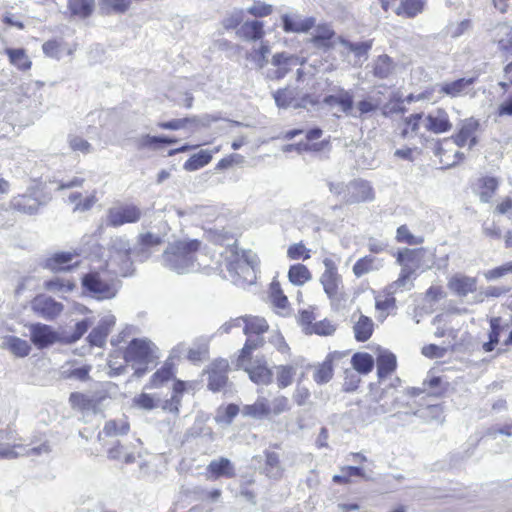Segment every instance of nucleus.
I'll use <instances>...</instances> for the list:
<instances>
[{
	"label": "nucleus",
	"instance_id": "f257e3e1",
	"mask_svg": "<svg viewBox=\"0 0 512 512\" xmlns=\"http://www.w3.org/2000/svg\"><path fill=\"white\" fill-rule=\"evenodd\" d=\"M200 247L198 240L176 241L167 246L161 255L163 266L178 274L199 269L196 253Z\"/></svg>",
	"mask_w": 512,
	"mask_h": 512
},
{
	"label": "nucleus",
	"instance_id": "f03ea898",
	"mask_svg": "<svg viewBox=\"0 0 512 512\" xmlns=\"http://www.w3.org/2000/svg\"><path fill=\"white\" fill-rule=\"evenodd\" d=\"M84 293L97 300L113 299L120 288V281L106 271H90L81 279Z\"/></svg>",
	"mask_w": 512,
	"mask_h": 512
},
{
	"label": "nucleus",
	"instance_id": "7ed1b4c3",
	"mask_svg": "<svg viewBox=\"0 0 512 512\" xmlns=\"http://www.w3.org/2000/svg\"><path fill=\"white\" fill-rule=\"evenodd\" d=\"M153 343L144 339H133L124 353L127 363H131L134 368V376L140 378L149 370V364H152L156 358L153 351Z\"/></svg>",
	"mask_w": 512,
	"mask_h": 512
},
{
	"label": "nucleus",
	"instance_id": "20e7f679",
	"mask_svg": "<svg viewBox=\"0 0 512 512\" xmlns=\"http://www.w3.org/2000/svg\"><path fill=\"white\" fill-rule=\"evenodd\" d=\"M323 264L325 270L320 277V282L324 292L331 300L332 305H340L346 300V295L343 291L342 277L338 273L337 265L331 258H325Z\"/></svg>",
	"mask_w": 512,
	"mask_h": 512
},
{
	"label": "nucleus",
	"instance_id": "39448f33",
	"mask_svg": "<svg viewBox=\"0 0 512 512\" xmlns=\"http://www.w3.org/2000/svg\"><path fill=\"white\" fill-rule=\"evenodd\" d=\"M142 217V210L132 203H117L107 210L106 225L118 228L125 224L137 223Z\"/></svg>",
	"mask_w": 512,
	"mask_h": 512
},
{
	"label": "nucleus",
	"instance_id": "423d86ee",
	"mask_svg": "<svg viewBox=\"0 0 512 512\" xmlns=\"http://www.w3.org/2000/svg\"><path fill=\"white\" fill-rule=\"evenodd\" d=\"M415 255V251L410 249H405L398 253L397 263L401 265L402 269L398 279L386 287V294L394 295L399 289H410V287L412 286L410 279L413 273L415 272L416 268L415 265H412L410 263L413 261Z\"/></svg>",
	"mask_w": 512,
	"mask_h": 512
},
{
	"label": "nucleus",
	"instance_id": "0eeeda50",
	"mask_svg": "<svg viewBox=\"0 0 512 512\" xmlns=\"http://www.w3.org/2000/svg\"><path fill=\"white\" fill-rule=\"evenodd\" d=\"M109 252L110 261L118 263L120 272L126 276L132 267L130 256L133 250L129 240L124 236L111 238Z\"/></svg>",
	"mask_w": 512,
	"mask_h": 512
},
{
	"label": "nucleus",
	"instance_id": "6e6552de",
	"mask_svg": "<svg viewBox=\"0 0 512 512\" xmlns=\"http://www.w3.org/2000/svg\"><path fill=\"white\" fill-rule=\"evenodd\" d=\"M210 338L201 336L194 340L192 346L187 348L185 343H179L172 350V357L179 358L183 354H187V359L193 363L206 360L209 354Z\"/></svg>",
	"mask_w": 512,
	"mask_h": 512
},
{
	"label": "nucleus",
	"instance_id": "1a4fd4ad",
	"mask_svg": "<svg viewBox=\"0 0 512 512\" xmlns=\"http://www.w3.org/2000/svg\"><path fill=\"white\" fill-rule=\"evenodd\" d=\"M237 366L248 373L249 378L256 384L267 385L271 382L272 372L268 369L266 360L263 357L253 359L249 357L242 363L237 359Z\"/></svg>",
	"mask_w": 512,
	"mask_h": 512
},
{
	"label": "nucleus",
	"instance_id": "9d476101",
	"mask_svg": "<svg viewBox=\"0 0 512 512\" xmlns=\"http://www.w3.org/2000/svg\"><path fill=\"white\" fill-rule=\"evenodd\" d=\"M304 63L305 59L296 55L287 52L276 53L271 60V64L275 69L267 72V78L272 80L282 79L291 71L292 67L303 65Z\"/></svg>",
	"mask_w": 512,
	"mask_h": 512
},
{
	"label": "nucleus",
	"instance_id": "9b49d317",
	"mask_svg": "<svg viewBox=\"0 0 512 512\" xmlns=\"http://www.w3.org/2000/svg\"><path fill=\"white\" fill-rule=\"evenodd\" d=\"M229 363L226 359L214 360L205 372L208 374L207 387L213 392H219L226 387L228 383Z\"/></svg>",
	"mask_w": 512,
	"mask_h": 512
},
{
	"label": "nucleus",
	"instance_id": "f8f14e48",
	"mask_svg": "<svg viewBox=\"0 0 512 512\" xmlns=\"http://www.w3.org/2000/svg\"><path fill=\"white\" fill-rule=\"evenodd\" d=\"M31 309L35 314L46 320H53L61 314L64 306L52 297L40 294L31 301Z\"/></svg>",
	"mask_w": 512,
	"mask_h": 512
},
{
	"label": "nucleus",
	"instance_id": "ddd939ff",
	"mask_svg": "<svg viewBox=\"0 0 512 512\" xmlns=\"http://www.w3.org/2000/svg\"><path fill=\"white\" fill-rule=\"evenodd\" d=\"M480 123L474 118H468L460 123L459 129L452 136L454 143L459 147L472 148L477 143V133Z\"/></svg>",
	"mask_w": 512,
	"mask_h": 512
},
{
	"label": "nucleus",
	"instance_id": "4468645a",
	"mask_svg": "<svg viewBox=\"0 0 512 512\" xmlns=\"http://www.w3.org/2000/svg\"><path fill=\"white\" fill-rule=\"evenodd\" d=\"M382 96L383 92L381 90H376L366 95L363 99L354 104L352 117L361 120L370 117L382 106Z\"/></svg>",
	"mask_w": 512,
	"mask_h": 512
},
{
	"label": "nucleus",
	"instance_id": "2eb2a0df",
	"mask_svg": "<svg viewBox=\"0 0 512 512\" xmlns=\"http://www.w3.org/2000/svg\"><path fill=\"white\" fill-rule=\"evenodd\" d=\"M162 243L163 238L160 235H156L151 232L142 233L138 236L137 244L133 249V254L137 260L144 262Z\"/></svg>",
	"mask_w": 512,
	"mask_h": 512
},
{
	"label": "nucleus",
	"instance_id": "dca6fc26",
	"mask_svg": "<svg viewBox=\"0 0 512 512\" xmlns=\"http://www.w3.org/2000/svg\"><path fill=\"white\" fill-rule=\"evenodd\" d=\"M478 279L463 273H455L450 277V293L463 299L477 291Z\"/></svg>",
	"mask_w": 512,
	"mask_h": 512
},
{
	"label": "nucleus",
	"instance_id": "f3484780",
	"mask_svg": "<svg viewBox=\"0 0 512 512\" xmlns=\"http://www.w3.org/2000/svg\"><path fill=\"white\" fill-rule=\"evenodd\" d=\"M281 20L286 33H307L316 24L314 17H304L296 12L283 14Z\"/></svg>",
	"mask_w": 512,
	"mask_h": 512
},
{
	"label": "nucleus",
	"instance_id": "a211bd4d",
	"mask_svg": "<svg viewBox=\"0 0 512 512\" xmlns=\"http://www.w3.org/2000/svg\"><path fill=\"white\" fill-rule=\"evenodd\" d=\"M347 193H345L343 200L346 204H356L372 200L373 190L370 184L363 180L351 181L346 186Z\"/></svg>",
	"mask_w": 512,
	"mask_h": 512
},
{
	"label": "nucleus",
	"instance_id": "6ab92c4d",
	"mask_svg": "<svg viewBox=\"0 0 512 512\" xmlns=\"http://www.w3.org/2000/svg\"><path fill=\"white\" fill-rule=\"evenodd\" d=\"M345 356V353L338 351L329 353L322 363L314 366V381L319 385L328 383L333 377L334 364L342 360Z\"/></svg>",
	"mask_w": 512,
	"mask_h": 512
},
{
	"label": "nucleus",
	"instance_id": "aec40b11",
	"mask_svg": "<svg viewBox=\"0 0 512 512\" xmlns=\"http://www.w3.org/2000/svg\"><path fill=\"white\" fill-rule=\"evenodd\" d=\"M214 121H217V118L212 117L211 115H203V116H192L185 117L181 119H173L166 122H159L158 127L167 130H180L187 127L188 124L194 126L195 128L199 127H208Z\"/></svg>",
	"mask_w": 512,
	"mask_h": 512
},
{
	"label": "nucleus",
	"instance_id": "412c9836",
	"mask_svg": "<svg viewBox=\"0 0 512 512\" xmlns=\"http://www.w3.org/2000/svg\"><path fill=\"white\" fill-rule=\"evenodd\" d=\"M30 339L36 347L41 349L55 343L58 335L51 326L36 323L30 326Z\"/></svg>",
	"mask_w": 512,
	"mask_h": 512
},
{
	"label": "nucleus",
	"instance_id": "4be33fe9",
	"mask_svg": "<svg viewBox=\"0 0 512 512\" xmlns=\"http://www.w3.org/2000/svg\"><path fill=\"white\" fill-rule=\"evenodd\" d=\"M439 368L433 367L428 373V379L423 382V388H409L407 393L410 396H419L421 393L428 392L431 396H440L442 390V377L438 374Z\"/></svg>",
	"mask_w": 512,
	"mask_h": 512
},
{
	"label": "nucleus",
	"instance_id": "5701e85b",
	"mask_svg": "<svg viewBox=\"0 0 512 512\" xmlns=\"http://www.w3.org/2000/svg\"><path fill=\"white\" fill-rule=\"evenodd\" d=\"M104 399V397H90L83 393L73 392L70 394L69 403L73 409L96 414L100 412V404Z\"/></svg>",
	"mask_w": 512,
	"mask_h": 512
},
{
	"label": "nucleus",
	"instance_id": "b1692460",
	"mask_svg": "<svg viewBox=\"0 0 512 512\" xmlns=\"http://www.w3.org/2000/svg\"><path fill=\"white\" fill-rule=\"evenodd\" d=\"M499 179L494 176H482L475 183V193L484 203L492 201L499 188Z\"/></svg>",
	"mask_w": 512,
	"mask_h": 512
},
{
	"label": "nucleus",
	"instance_id": "393cba45",
	"mask_svg": "<svg viewBox=\"0 0 512 512\" xmlns=\"http://www.w3.org/2000/svg\"><path fill=\"white\" fill-rule=\"evenodd\" d=\"M339 43L354 55V65L361 66L369 57V51L372 49L373 40L362 42H351L345 38L339 37Z\"/></svg>",
	"mask_w": 512,
	"mask_h": 512
},
{
	"label": "nucleus",
	"instance_id": "a878e982",
	"mask_svg": "<svg viewBox=\"0 0 512 512\" xmlns=\"http://www.w3.org/2000/svg\"><path fill=\"white\" fill-rule=\"evenodd\" d=\"M274 100L276 105L279 108H288V107H294V108H300L304 107L305 103H310L312 105L316 104L314 100L310 98V96H304L302 98V103H298L295 100L296 93L293 89L290 88H284L279 89L274 93Z\"/></svg>",
	"mask_w": 512,
	"mask_h": 512
},
{
	"label": "nucleus",
	"instance_id": "bb28decb",
	"mask_svg": "<svg viewBox=\"0 0 512 512\" xmlns=\"http://www.w3.org/2000/svg\"><path fill=\"white\" fill-rule=\"evenodd\" d=\"M382 267V259L372 255H366L356 261L352 271L357 278H360L368 273L379 271Z\"/></svg>",
	"mask_w": 512,
	"mask_h": 512
},
{
	"label": "nucleus",
	"instance_id": "cd10ccee",
	"mask_svg": "<svg viewBox=\"0 0 512 512\" xmlns=\"http://www.w3.org/2000/svg\"><path fill=\"white\" fill-rule=\"evenodd\" d=\"M264 34V24L258 20L246 21L237 30V35L245 41H263Z\"/></svg>",
	"mask_w": 512,
	"mask_h": 512
},
{
	"label": "nucleus",
	"instance_id": "c85d7f7f",
	"mask_svg": "<svg viewBox=\"0 0 512 512\" xmlns=\"http://www.w3.org/2000/svg\"><path fill=\"white\" fill-rule=\"evenodd\" d=\"M77 256L75 252H58L47 258L45 267L54 272L68 271L71 269L69 263Z\"/></svg>",
	"mask_w": 512,
	"mask_h": 512
},
{
	"label": "nucleus",
	"instance_id": "c756f323",
	"mask_svg": "<svg viewBox=\"0 0 512 512\" xmlns=\"http://www.w3.org/2000/svg\"><path fill=\"white\" fill-rule=\"evenodd\" d=\"M207 471L214 479L219 477L232 478L236 475L234 465L227 458L211 461L207 466Z\"/></svg>",
	"mask_w": 512,
	"mask_h": 512
},
{
	"label": "nucleus",
	"instance_id": "7c9ffc66",
	"mask_svg": "<svg viewBox=\"0 0 512 512\" xmlns=\"http://www.w3.org/2000/svg\"><path fill=\"white\" fill-rule=\"evenodd\" d=\"M489 325V340L483 344V350L485 352H491L495 349V347L499 344L501 332L506 327L505 325H503L502 318L499 316L492 317L489 320Z\"/></svg>",
	"mask_w": 512,
	"mask_h": 512
},
{
	"label": "nucleus",
	"instance_id": "2f4dec72",
	"mask_svg": "<svg viewBox=\"0 0 512 512\" xmlns=\"http://www.w3.org/2000/svg\"><path fill=\"white\" fill-rule=\"evenodd\" d=\"M2 348L9 350L16 357H26L31 350L26 340L16 336H7L2 342Z\"/></svg>",
	"mask_w": 512,
	"mask_h": 512
},
{
	"label": "nucleus",
	"instance_id": "473e14b6",
	"mask_svg": "<svg viewBox=\"0 0 512 512\" xmlns=\"http://www.w3.org/2000/svg\"><path fill=\"white\" fill-rule=\"evenodd\" d=\"M271 53V47L268 41H261L258 47H253L247 55V59L252 61L256 68L261 70L268 64V56Z\"/></svg>",
	"mask_w": 512,
	"mask_h": 512
},
{
	"label": "nucleus",
	"instance_id": "72a5a7b5",
	"mask_svg": "<svg viewBox=\"0 0 512 512\" xmlns=\"http://www.w3.org/2000/svg\"><path fill=\"white\" fill-rule=\"evenodd\" d=\"M68 10L74 17L85 19L89 17L95 8L94 0H68Z\"/></svg>",
	"mask_w": 512,
	"mask_h": 512
},
{
	"label": "nucleus",
	"instance_id": "f704fd0d",
	"mask_svg": "<svg viewBox=\"0 0 512 512\" xmlns=\"http://www.w3.org/2000/svg\"><path fill=\"white\" fill-rule=\"evenodd\" d=\"M12 207L22 213L33 215L38 212L40 203L30 195L15 197L11 202Z\"/></svg>",
	"mask_w": 512,
	"mask_h": 512
},
{
	"label": "nucleus",
	"instance_id": "c9c22d12",
	"mask_svg": "<svg viewBox=\"0 0 512 512\" xmlns=\"http://www.w3.org/2000/svg\"><path fill=\"white\" fill-rule=\"evenodd\" d=\"M396 369V356L389 351H381L377 357V374L384 378Z\"/></svg>",
	"mask_w": 512,
	"mask_h": 512
},
{
	"label": "nucleus",
	"instance_id": "e433bc0d",
	"mask_svg": "<svg viewBox=\"0 0 512 512\" xmlns=\"http://www.w3.org/2000/svg\"><path fill=\"white\" fill-rule=\"evenodd\" d=\"M241 413L245 417H251L254 419H262L270 415V406L266 399H258L254 404L244 405Z\"/></svg>",
	"mask_w": 512,
	"mask_h": 512
},
{
	"label": "nucleus",
	"instance_id": "4c0bfd02",
	"mask_svg": "<svg viewBox=\"0 0 512 512\" xmlns=\"http://www.w3.org/2000/svg\"><path fill=\"white\" fill-rule=\"evenodd\" d=\"M353 330L356 340L365 342L373 333L374 323L371 318L360 315L358 321L354 324Z\"/></svg>",
	"mask_w": 512,
	"mask_h": 512
},
{
	"label": "nucleus",
	"instance_id": "58836bf2",
	"mask_svg": "<svg viewBox=\"0 0 512 512\" xmlns=\"http://www.w3.org/2000/svg\"><path fill=\"white\" fill-rule=\"evenodd\" d=\"M213 150L202 149L193 154L183 165L186 171H196L206 166L212 159Z\"/></svg>",
	"mask_w": 512,
	"mask_h": 512
},
{
	"label": "nucleus",
	"instance_id": "ea45409f",
	"mask_svg": "<svg viewBox=\"0 0 512 512\" xmlns=\"http://www.w3.org/2000/svg\"><path fill=\"white\" fill-rule=\"evenodd\" d=\"M478 80V74H475L471 77H464L457 79L450 83V96H462L468 94L472 91L473 85Z\"/></svg>",
	"mask_w": 512,
	"mask_h": 512
},
{
	"label": "nucleus",
	"instance_id": "a19ab883",
	"mask_svg": "<svg viewBox=\"0 0 512 512\" xmlns=\"http://www.w3.org/2000/svg\"><path fill=\"white\" fill-rule=\"evenodd\" d=\"M243 332L246 336L262 335L268 330V324L264 318L257 316H245Z\"/></svg>",
	"mask_w": 512,
	"mask_h": 512
},
{
	"label": "nucleus",
	"instance_id": "79ce46f5",
	"mask_svg": "<svg viewBox=\"0 0 512 512\" xmlns=\"http://www.w3.org/2000/svg\"><path fill=\"white\" fill-rule=\"evenodd\" d=\"M130 0H99V8L103 14H122L127 11Z\"/></svg>",
	"mask_w": 512,
	"mask_h": 512
},
{
	"label": "nucleus",
	"instance_id": "37998d69",
	"mask_svg": "<svg viewBox=\"0 0 512 512\" xmlns=\"http://www.w3.org/2000/svg\"><path fill=\"white\" fill-rule=\"evenodd\" d=\"M289 281L294 285H303L311 279V273L303 264H295L289 268Z\"/></svg>",
	"mask_w": 512,
	"mask_h": 512
},
{
	"label": "nucleus",
	"instance_id": "c03bdc74",
	"mask_svg": "<svg viewBox=\"0 0 512 512\" xmlns=\"http://www.w3.org/2000/svg\"><path fill=\"white\" fill-rule=\"evenodd\" d=\"M351 363L353 368L362 374H367L374 367V359L368 353H355L352 356Z\"/></svg>",
	"mask_w": 512,
	"mask_h": 512
},
{
	"label": "nucleus",
	"instance_id": "a18cd8bd",
	"mask_svg": "<svg viewBox=\"0 0 512 512\" xmlns=\"http://www.w3.org/2000/svg\"><path fill=\"white\" fill-rule=\"evenodd\" d=\"M424 8L423 0H404L396 9L397 15H405L408 18H413L421 13Z\"/></svg>",
	"mask_w": 512,
	"mask_h": 512
},
{
	"label": "nucleus",
	"instance_id": "49530a36",
	"mask_svg": "<svg viewBox=\"0 0 512 512\" xmlns=\"http://www.w3.org/2000/svg\"><path fill=\"white\" fill-rule=\"evenodd\" d=\"M6 54L9 57V61L12 65L16 66L18 69L26 71L31 67V61L29 57L26 55L24 49H6Z\"/></svg>",
	"mask_w": 512,
	"mask_h": 512
},
{
	"label": "nucleus",
	"instance_id": "de8ad7c7",
	"mask_svg": "<svg viewBox=\"0 0 512 512\" xmlns=\"http://www.w3.org/2000/svg\"><path fill=\"white\" fill-rule=\"evenodd\" d=\"M75 283L69 279L53 278L44 283V288L53 293H68L74 290Z\"/></svg>",
	"mask_w": 512,
	"mask_h": 512
},
{
	"label": "nucleus",
	"instance_id": "09e8293b",
	"mask_svg": "<svg viewBox=\"0 0 512 512\" xmlns=\"http://www.w3.org/2000/svg\"><path fill=\"white\" fill-rule=\"evenodd\" d=\"M393 69L392 59L387 55H381L374 62L373 73L374 76L385 79L392 73Z\"/></svg>",
	"mask_w": 512,
	"mask_h": 512
},
{
	"label": "nucleus",
	"instance_id": "8fccbe9b",
	"mask_svg": "<svg viewBox=\"0 0 512 512\" xmlns=\"http://www.w3.org/2000/svg\"><path fill=\"white\" fill-rule=\"evenodd\" d=\"M247 337L248 338L240 351V355L238 356L240 363H242L243 360H247L249 357H252V351L264 344L262 335H249Z\"/></svg>",
	"mask_w": 512,
	"mask_h": 512
},
{
	"label": "nucleus",
	"instance_id": "3c124183",
	"mask_svg": "<svg viewBox=\"0 0 512 512\" xmlns=\"http://www.w3.org/2000/svg\"><path fill=\"white\" fill-rule=\"evenodd\" d=\"M509 274H512V260L485 271L483 275L485 280L490 282L504 278Z\"/></svg>",
	"mask_w": 512,
	"mask_h": 512
},
{
	"label": "nucleus",
	"instance_id": "603ef678",
	"mask_svg": "<svg viewBox=\"0 0 512 512\" xmlns=\"http://www.w3.org/2000/svg\"><path fill=\"white\" fill-rule=\"evenodd\" d=\"M276 369L278 386L285 388L291 385L296 374V368L292 365H280Z\"/></svg>",
	"mask_w": 512,
	"mask_h": 512
},
{
	"label": "nucleus",
	"instance_id": "864d4df0",
	"mask_svg": "<svg viewBox=\"0 0 512 512\" xmlns=\"http://www.w3.org/2000/svg\"><path fill=\"white\" fill-rule=\"evenodd\" d=\"M173 377L172 367L165 364L162 368L157 370L151 377V388H157L169 381Z\"/></svg>",
	"mask_w": 512,
	"mask_h": 512
},
{
	"label": "nucleus",
	"instance_id": "5fc2aeb1",
	"mask_svg": "<svg viewBox=\"0 0 512 512\" xmlns=\"http://www.w3.org/2000/svg\"><path fill=\"white\" fill-rule=\"evenodd\" d=\"M129 425L125 420H110L106 422L103 431L107 436L124 435L128 432Z\"/></svg>",
	"mask_w": 512,
	"mask_h": 512
},
{
	"label": "nucleus",
	"instance_id": "6e6d98bb",
	"mask_svg": "<svg viewBox=\"0 0 512 512\" xmlns=\"http://www.w3.org/2000/svg\"><path fill=\"white\" fill-rule=\"evenodd\" d=\"M240 409L236 404H229L225 408H219L216 414L218 423L230 424Z\"/></svg>",
	"mask_w": 512,
	"mask_h": 512
},
{
	"label": "nucleus",
	"instance_id": "4d7b16f0",
	"mask_svg": "<svg viewBox=\"0 0 512 512\" xmlns=\"http://www.w3.org/2000/svg\"><path fill=\"white\" fill-rule=\"evenodd\" d=\"M337 105L340 106L343 113H345L347 116L352 117L354 100L353 95L350 91L344 89L340 90Z\"/></svg>",
	"mask_w": 512,
	"mask_h": 512
},
{
	"label": "nucleus",
	"instance_id": "13d9d810",
	"mask_svg": "<svg viewBox=\"0 0 512 512\" xmlns=\"http://www.w3.org/2000/svg\"><path fill=\"white\" fill-rule=\"evenodd\" d=\"M90 371H91L90 365H83L81 367H76V368L65 370L62 372V375L64 378H67V379L87 381L89 379Z\"/></svg>",
	"mask_w": 512,
	"mask_h": 512
},
{
	"label": "nucleus",
	"instance_id": "bf43d9fd",
	"mask_svg": "<svg viewBox=\"0 0 512 512\" xmlns=\"http://www.w3.org/2000/svg\"><path fill=\"white\" fill-rule=\"evenodd\" d=\"M423 126L435 133H440L448 129V120L429 115L423 119Z\"/></svg>",
	"mask_w": 512,
	"mask_h": 512
},
{
	"label": "nucleus",
	"instance_id": "052dcab7",
	"mask_svg": "<svg viewBox=\"0 0 512 512\" xmlns=\"http://www.w3.org/2000/svg\"><path fill=\"white\" fill-rule=\"evenodd\" d=\"M266 472L269 477L280 476L281 469L279 466V457L275 452L266 453Z\"/></svg>",
	"mask_w": 512,
	"mask_h": 512
},
{
	"label": "nucleus",
	"instance_id": "680f3d73",
	"mask_svg": "<svg viewBox=\"0 0 512 512\" xmlns=\"http://www.w3.org/2000/svg\"><path fill=\"white\" fill-rule=\"evenodd\" d=\"M68 143L73 151H80L84 154H88L92 151L91 144L79 136L70 135L68 137Z\"/></svg>",
	"mask_w": 512,
	"mask_h": 512
},
{
	"label": "nucleus",
	"instance_id": "e2e57ef3",
	"mask_svg": "<svg viewBox=\"0 0 512 512\" xmlns=\"http://www.w3.org/2000/svg\"><path fill=\"white\" fill-rule=\"evenodd\" d=\"M159 136H151L149 134L142 135L135 140L138 149L149 148L156 150L160 147Z\"/></svg>",
	"mask_w": 512,
	"mask_h": 512
},
{
	"label": "nucleus",
	"instance_id": "0e129e2a",
	"mask_svg": "<svg viewBox=\"0 0 512 512\" xmlns=\"http://www.w3.org/2000/svg\"><path fill=\"white\" fill-rule=\"evenodd\" d=\"M290 409L289 400L285 396H278L271 402L270 414L277 416Z\"/></svg>",
	"mask_w": 512,
	"mask_h": 512
},
{
	"label": "nucleus",
	"instance_id": "69168bd1",
	"mask_svg": "<svg viewBox=\"0 0 512 512\" xmlns=\"http://www.w3.org/2000/svg\"><path fill=\"white\" fill-rule=\"evenodd\" d=\"M510 291V287L508 286H488L482 292V301L485 299H495L500 298L508 294Z\"/></svg>",
	"mask_w": 512,
	"mask_h": 512
},
{
	"label": "nucleus",
	"instance_id": "338daca9",
	"mask_svg": "<svg viewBox=\"0 0 512 512\" xmlns=\"http://www.w3.org/2000/svg\"><path fill=\"white\" fill-rule=\"evenodd\" d=\"M384 299L380 297L375 298V308L380 312H389L396 308V299L393 295H388Z\"/></svg>",
	"mask_w": 512,
	"mask_h": 512
},
{
	"label": "nucleus",
	"instance_id": "774afa93",
	"mask_svg": "<svg viewBox=\"0 0 512 512\" xmlns=\"http://www.w3.org/2000/svg\"><path fill=\"white\" fill-rule=\"evenodd\" d=\"M498 85L505 91L512 87V60H506L503 67V81H500Z\"/></svg>",
	"mask_w": 512,
	"mask_h": 512
}]
</instances>
